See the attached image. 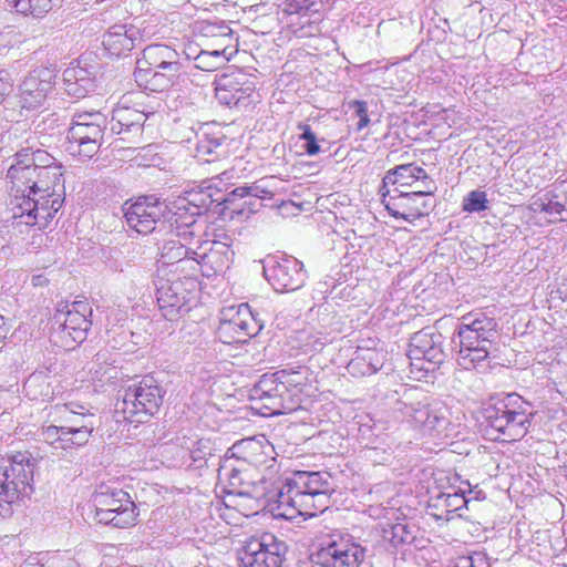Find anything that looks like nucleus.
Segmentation results:
<instances>
[{
	"label": "nucleus",
	"mask_w": 567,
	"mask_h": 567,
	"mask_svg": "<svg viewBox=\"0 0 567 567\" xmlns=\"http://www.w3.org/2000/svg\"><path fill=\"white\" fill-rule=\"evenodd\" d=\"M62 167L47 151L22 148L7 172L12 218L45 229L64 202Z\"/></svg>",
	"instance_id": "nucleus-1"
},
{
	"label": "nucleus",
	"mask_w": 567,
	"mask_h": 567,
	"mask_svg": "<svg viewBox=\"0 0 567 567\" xmlns=\"http://www.w3.org/2000/svg\"><path fill=\"white\" fill-rule=\"evenodd\" d=\"M333 492L329 473L298 471L285 478L278 492V502L296 508L301 515L315 516L329 507Z\"/></svg>",
	"instance_id": "nucleus-2"
},
{
	"label": "nucleus",
	"mask_w": 567,
	"mask_h": 567,
	"mask_svg": "<svg viewBox=\"0 0 567 567\" xmlns=\"http://www.w3.org/2000/svg\"><path fill=\"white\" fill-rule=\"evenodd\" d=\"M455 332L460 346L456 361L465 370L476 369L485 362L498 337L495 318L483 311L462 316Z\"/></svg>",
	"instance_id": "nucleus-3"
},
{
	"label": "nucleus",
	"mask_w": 567,
	"mask_h": 567,
	"mask_svg": "<svg viewBox=\"0 0 567 567\" xmlns=\"http://www.w3.org/2000/svg\"><path fill=\"white\" fill-rule=\"evenodd\" d=\"M529 403L517 393H509L484 410L487 433L492 440L513 442L528 432L532 412Z\"/></svg>",
	"instance_id": "nucleus-4"
},
{
	"label": "nucleus",
	"mask_w": 567,
	"mask_h": 567,
	"mask_svg": "<svg viewBox=\"0 0 567 567\" xmlns=\"http://www.w3.org/2000/svg\"><path fill=\"white\" fill-rule=\"evenodd\" d=\"M37 460L28 451L2 458L0 465V519L12 514V504L32 492Z\"/></svg>",
	"instance_id": "nucleus-5"
},
{
	"label": "nucleus",
	"mask_w": 567,
	"mask_h": 567,
	"mask_svg": "<svg viewBox=\"0 0 567 567\" xmlns=\"http://www.w3.org/2000/svg\"><path fill=\"white\" fill-rule=\"evenodd\" d=\"M164 394L165 390L159 382L152 375H145L124 389L115 412L122 414L124 421L144 423L158 412Z\"/></svg>",
	"instance_id": "nucleus-6"
},
{
	"label": "nucleus",
	"mask_w": 567,
	"mask_h": 567,
	"mask_svg": "<svg viewBox=\"0 0 567 567\" xmlns=\"http://www.w3.org/2000/svg\"><path fill=\"white\" fill-rule=\"evenodd\" d=\"M107 125L106 115L100 111L74 113L68 132L70 152L84 158H92L103 143Z\"/></svg>",
	"instance_id": "nucleus-7"
},
{
	"label": "nucleus",
	"mask_w": 567,
	"mask_h": 567,
	"mask_svg": "<svg viewBox=\"0 0 567 567\" xmlns=\"http://www.w3.org/2000/svg\"><path fill=\"white\" fill-rule=\"evenodd\" d=\"M95 519L116 528L134 526L137 520V507L128 493L122 488L101 485L93 495Z\"/></svg>",
	"instance_id": "nucleus-8"
},
{
	"label": "nucleus",
	"mask_w": 567,
	"mask_h": 567,
	"mask_svg": "<svg viewBox=\"0 0 567 567\" xmlns=\"http://www.w3.org/2000/svg\"><path fill=\"white\" fill-rule=\"evenodd\" d=\"M367 549L352 536L333 533L311 555V561L319 567H360Z\"/></svg>",
	"instance_id": "nucleus-9"
},
{
	"label": "nucleus",
	"mask_w": 567,
	"mask_h": 567,
	"mask_svg": "<svg viewBox=\"0 0 567 567\" xmlns=\"http://www.w3.org/2000/svg\"><path fill=\"white\" fill-rule=\"evenodd\" d=\"M124 217L130 228L138 234L147 235L157 225H175L169 203L154 196L140 197L134 203L126 202L123 206Z\"/></svg>",
	"instance_id": "nucleus-10"
},
{
	"label": "nucleus",
	"mask_w": 567,
	"mask_h": 567,
	"mask_svg": "<svg viewBox=\"0 0 567 567\" xmlns=\"http://www.w3.org/2000/svg\"><path fill=\"white\" fill-rule=\"evenodd\" d=\"M197 285L194 276L159 278L156 284V300L162 316L168 321H175L187 313Z\"/></svg>",
	"instance_id": "nucleus-11"
},
{
	"label": "nucleus",
	"mask_w": 567,
	"mask_h": 567,
	"mask_svg": "<svg viewBox=\"0 0 567 567\" xmlns=\"http://www.w3.org/2000/svg\"><path fill=\"white\" fill-rule=\"evenodd\" d=\"M92 308L85 300L62 302L53 316V329L65 344L71 342L80 343L86 338L91 328Z\"/></svg>",
	"instance_id": "nucleus-12"
},
{
	"label": "nucleus",
	"mask_w": 567,
	"mask_h": 567,
	"mask_svg": "<svg viewBox=\"0 0 567 567\" xmlns=\"http://www.w3.org/2000/svg\"><path fill=\"white\" fill-rule=\"evenodd\" d=\"M262 328L247 303L230 306L221 311L217 334L221 342H246Z\"/></svg>",
	"instance_id": "nucleus-13"
},
{
	"label": "nucleus",
	"mask_w": 567,
	"mask_h": 567,
	"mask_svg": "<svg viewBox=\"0 0 567 567\" xmlns=\"http://www.w3.org/2000/svg\"><path fill=\"white\" fill-rule=\"evenodd\" d=\"M287 546L271 533L250 537L244 545L240 561L244 567H280Z\"/></svg>",
	"instance_id": "nucleus-14"
},
{
	"label": "nucleus",
	"mask_w": 567,
	"mask_h": 567,
	"mask_svg": "<svg viewBox=\"0 0 567 567\" xmlns=\"http://www.w3.org/2000/svg\"><path fill=\"white\" fill-rule=\"evenodd\" d=\"M401 412L408 423L417 427L424 435L431 437L447 436L450 411L443 405L403 404Z\"/></svg>",
	"instance_id": "nucleus-15"
},
{
	"label": "nucleus",
	"mask_w": 567,
	"mask_h": 567,
	"mask_svg": "<svg viewBox=\"0 0 567 567\" xmlns=\"http://www.w3.org/2000/svg\"><path fill=\"white\" fill-rule=\"evenodd\" d=\"M196 243L199 245L194 250L193 260H189V270L192 271L189 276L196 278V275L200 272L204 277L209 278L229 269L234 251L229 248L228 243L214 240L209 248H207L208 243L203 244L199 239Z\"/></svg>",
	"instance_id": "nucleus-16"
},
{
	"label": "nucleus",
	"mask_w": 567,
	"mask_h": 567,
	"mask_svg": "<svg viewBox=\"0 0 567 567\" xmlns=\"http://www.w3.org/2000/svg\"><path fill=\"white\" fill-rule=\"evenodd\" d=\"M220 198H215L213 189L208 187H194L169 203L175 225H182L192 228L196 224V217L205 214L214 203Z\"/></svg>",
	"instance_id": "nucleus-17"
},
{
	"label": "nucleus",
	"mask_w": 567,
	"mask_h": 567,
	"mask_svg": "<svg viewBox=\"0 0 567 567\" xmlns=\"http://www.w3.org/2000/svg\"><path fill=\"white\" fill-rule=\"evenodd\" d=\"M264 275L278 292L298 290L307 279L303 264L295 257H270L264 266Z\"/></svg>",
	"instance_id": "nucleus-18"
},
{
	"label": "nucleus",
	"mask_w": 567,
	"mask_h": 567,
	"mask_svg": "<svg viewBox=\"0 0 567 567\" xmlns=\"http://www.w3.org/2000/svg\"><path fill=\"white\" fill-rule=\"evenodd\" d=\"M394 194L390 190L382 192V203L389 214L394 218H401L406 221H413L430 213L433 204L430 199L423 198L422 194L414 190L405 192L394 188Z\"/></svg>",
	"instance_id": "nucleus-19"
},
{
	"label": "nucleus",
	"mask_w": 567,
	"mask_h": 567,
	"mask_svg": "<svg viewBox=\"0 0 567 567\" xmlns=\"http://www.w3.org/2000/svg\"><path fill=\"white\" fill-rule=\"evenodd\" d=\"M237 462H245L255 467L266 466L274 467L276 463V451L274 445L265 437V435L246 437L237 441L227 451Z\"/></svg>",
	"instance_id": "nucleus-20"
},
{
	"label": "nucleus",
	"mask_w": 567,
	"mask_h": 567,
	"mask_svg": "<svg viewBox=\"0 0 567 567\" xmlns=\"http://www.w3.org/2000/svg\"><path fill=\"white\" fill-rule=\"evenodd\" d=\"M56 72L54 69L40 66L24 78L20 84V102L23 109L40 106L51 92Z\"/></svg>",
	"instance_id": "nucleus-21"
},
{
	"label": "nucleus",
	"mask_w": 567,
	"mask_h": 567,
	"mask_svg": "<svg viewBox=\"0 0 567 567\" xmlns=\"http://www.w3.org/2000/svg\"><path fill=\"white\" fill-rule=\"evenodd\" d=\"M172 234L177 239L172 238L163 244L159 261L163 265H176V270L189 269V260H193L194 250H196L192 247L195 231L192 228L176 225Z\"/></svg>",
	"instance_id": "nucleus-22"
},
{
	"label": "nucleus",
	"mask_w": 567,
	"mask_h": 567,
	"mask_svg": "<svg viewBox=\"0 0 567 567\" xmlns=\"http://www.w3.org/2000/svg\"><path fill=\"white\" fill-rule=\"evenodd\" d=\"M215 84L216 99L229 107L245 103L255 91V83L241 71L221 74Z\"/></svg>",
	"instance_id": "nucleus-23"
},
{
	"label": "nucleus",
	"mask_w": 567,
	"mask_h": 567,
	"mask_svg": "<svg viewBox=\"0 0 567 567\" xmlns=\"http://www.w3.org/2000/svg\"><path fill=\"white\" fill-rule=\"evenodd\" d=\"M443 336L432 328H424L415 332L410 339L408 355L411 360H425L440 364L444 361L442 350Z\"/></svg>",
	"instance_id": "nucleus-24"
},
{
	"label": "nucleus",
	"mask_w": 567,
	"mask_h": 567,
	"mask_svg": "<svg viewBox=\"0 0 567 567\" xmlns=\"http://www.w3.org/2000/svg\"><path fill=\"white\" fill-rule=\"evenodd\" d=\"M195 157L205 163H212L226 156V136L219 128L205 125L196 133Z\"/></svg>",
	"instance_id": "nucleus-25"
},
{
	"label": "nucleus",
	"mask_w": 567,
	"mask_h": 567,
	"mask_svg": "<svg viewBox=\"0 0 567 567\" xmlns=\"http://www.w3.org/2000/svg\"><path fill=\"white\" fill-rule=\"evenodd\" d=\"M137 66H150L159 70L179 72L182 63L179 53L167 44H150L143 50V56L137 60Z\"/></svg>",
	"instance_id": "nucleus-26"
},
{
	"label": "nucleus",
	"mask_w": 567,
	"mask_h": 567,
	"mask_svg": "<svg viewBox=\"0 0 567 567\" xmlns=\"http://www.w3.org/2000/svg\"><path fill=\"white\" fill-rule=\"evenodd\" d=\"M161 107L158 102L151 111H140L131 107L118 106L113 111L110 124L112 134L133 133L141 134L142 127L150 114H154Z\"/></svg>",
	"instance_id": "nucleus-27"
},
{
	"label": "nucleus",
	"mask_w": 567,
	"mask_h": 567,
	"mask_svg": "<svg viewBox=\"0 0 567 567\" xmlns=\"http://www.w3.org/2000/svg\"><path fill=\"white\" fill-rule=\"evenodd\" d=\"M385 352L371 347H358L347 365L352 377H367L378 372L384 364Z\"/></svg>",
	"instance_id": "nucleus-28"
},
{
	"label": "nucleus",
	"mask_w": 567,
	"mask_h": 567,
	"mask_svg": "<svg viewBox=\"0 0 567 567\" xmlns=\"http://www.w3.org/2000/svg\"><path fill=\"white\" fill-rule=\"evenodd\" d=\"M137 30L131 25L115 24L103 35L102 44L114 56H121L135 47Z\"/></svg>",
	"instance_id": "nucleus-29"
},
{
	"label": "nucleus",
	"mask_w": 567,
	"mask_h": 567,
	"mask_svg": "<svg viewBox=\"0 0 567 567\" xmlns=\"http://www.w3.org/2000/svg\"><path fill=\"white\" fill-rule=\"evenodd\" d=\"M65 92L74 97H84L95 87L91 73L79 65H71L63 71Z\"/></svg>",
	"instance_id": "nucleus-30"
},
{
	"label": "nucleus",
	"mask_w": 567,
	"mask_h": 567,
	"mask_svg": "<svg viewBox=\"0 0 567 567\" xmlns=\"http://www.w3.org/2000/svg\"><path fill=\"white\" fill-rule=\"evenodd\" d=\"M178 72H172L169 70H159L145 66H136L134 72L135 81L140 85H144L146 90L153 92H163L168 89L176 78Z\"/></svg>",
	"instance_id": "nucleus-31"
},
{
	"label": "nucleus",
	"mask_w": 567,
	"mask_h": 567,
	"mask_svg": "<svg viewBox=\"0 0 567 567\" xmlns=\"http://www.w3.org/2000/svg\"><path fill=\"white\" fill-rule=\"evenodd\" d=\"M275 374L293 398L301 391L302 386L308 383L311 372L308 367L298 365L279 370L275 372Z\"/></svg>",
	"instance_id": "nucleus-32"
},
{
	"label": "nucleus",
	"mask_w": 567,
	"mask_h": 567,
	"mask_svg": "<svg viewBox=\"0 0 567 567\" xmlns=\"http://www.w3.org/2000/svg\"><path fill=\"white\" fill-rule=\"evenodd\" d=\"M212 450L209 440H188L183 445L182 460L188 466L202 467L206 464L208 457L213 456Z\"/></svg>",
	"instance_id": "nucleus-33"
},
{
	"label": "nucleus",
	"mask_w": 567,
	"mask_h": 567,
	"mask_svg": "<svg viewBox=\"0 0 567 567\" xmlns=\"http://www.w3.org/2000/svg\"><path fill=\"white\" fill-rule=\"evenodd\" d=\"M250 395H276L277 399H284L285 403L297 404V402L292 400V394H289V391L285 389V385L281 384V381L277 379L275 373L264 374L251 389Z\"/></svg>",
	"instance_id": "nucleus-34"
},
{
	"label": "nucleus",
	"mask_w": 567,
	"mask_h": 567,
	"mask_svg": "<svg viewBox=\"0 0 567 567\" xmlns=\"http://www.w3.org/2000/svg\"><path fill=\"white\" fill-rule=\"evenodd\" d=\"M49 375L44 371H35L30 374L23 384L25 394L31 400H47L53 395Z\"/></svg>",
	"instance_id": "nucleus-35"
},
{
	"label": "nucleus",
	"mask_w": 567,
	"mask_h": 567,
	"mask_svg": "<svg viewBox=\"0 0 567 567\" xmlns=\"http://www.w3.org/2000/svg\"><path fill=\"white\" fill-rule=\"evenodd\" d=\"M8 3L18 12L24 16L35 18L43 17L53 7L59 6L62 0H7Z\"/></svg>",
	"instance_id": "nucleus-36"
},
{
	"label": "nucleus",
	"mask_w": 567,
	"mask_h": 567,
	"mask_svg": "<svg viewBox=\"0 0 567 567\" xmlns=\"http://www.w3.org/2000/svg\"><path fill=\"white\" fill-rule=\"evenodd\" d=\"M235 462L237 461L226 453L218 467V478L227 483L229 494H235V491H238V487L241 486L240 477L244 470L236 465Z\"/></svg>",
	"instance_id": "nucleus-37"
},
{
	"label": "nucleus",
	"mask_w": 567,
	"mask_h": 567,
	"mask_svg": "<svg viewBox=\"0 0 567 567\" xmlns=\"http://www.w3.org/2000/svg\"><path fill=\"white\" fill-rule=\"evenodd\" d=\"M383 537L394 547L411 544L415 539L413 527L405 522H399L384 528Z\"/></svg>",
	"instance_id": "nucleus-38"
},
{
	"label": "nucleus",
	"mask_w": 567,
	"mask_h": 567,
	"mask_svg": "<svg viewBox=\"0 0 567 567\" xmlns=\"http://www.w3.org/2000/svg\"><path fill=\"white\" fill-rule=\"evenodd\" d=\"M250 398L261 403L259 409L264 410V415L285 414L296 408V403H285L284 399H277L276 395H250Z\"/></svg>",
	"instance_id": "nucleus-39"
},
{
	"label": "nucleus",
	"mask_w": 567,
	"mask_h": 567,
	"mask_svg": "<svg viewBox=\"0 0 567 567\" xmlns=\"http://www.w3.org/2000/svg\"><path fill=\"white\" fill-rule=\"evenodd\" d=\"M228 59L224 50L200 51L195 58V66L206 72H212L224 65Z\"/></svg>",
	"instance_id": "nucleus-40"
},
{
	"label": "nucleus",
	"mask_w": 567,
	"mask_h": 567,
	"mask_svg": "<svg viewBox=\"0 0 567 567\" xmlns=\"http://www.w3.org/2000/svg\"><path fill=\"white\" fill-rule=\"evenodd\" d=\"M470 499L465 496V491L454 493H441L434 503V507H444L447 513L456 512L467 506Z\"/></svg>",
	"instance_id": "nucleus-41"
},
{
	"label": "nucleus",
	"mask_w": 567,
	"mask_h": 567,
	"mask_svg": "<svg viewBox=\"0 0 567 567\" xmlns=\"http://www.w3.org/2000/svg\"><path fill=\"white\" fill-rule=\"evenodd\" d=\"M382 182H383V186L381 188V193L388 190V189H385V187L389 184H391V185L398 184L401 187L412 186L413 178L408 169V164H403V165H398L393 169H390L383 177Z\"/></svg>",
	"instance_id": "nucleus-42"
},
{
	"label": "nucleus",
	"mask_w": 567,
	"mask_h": 567,
	"mask_svg": "<svg viewBox=\"0 0 567 567\" xmlns=\"http://www.w3.org/2000/svg\"><path fill=\"white\" fill-rule=\"evenodd\" d=\"M462 209L466 213H481L488 209L487 194L480 189L471 190L463 198Z\"/></svg>",
	"instance_id": "nucleus-43"
},
{
	"label": "nucleus",
	"mask_w": 567,
	"mask_h": 567,
	"mask_svg": "<svg viewBox=\"0 0 567 567\" xmlns=\"http://www.w3.org/2000/svg\"><path fill=\"white\" fill-rule=\"evenodd\" d=\"M272 182V177L261 178L256 183L247 186L248 188V200L244 205L254 206L258 199L271 198L274 195L272 189L269 187V183Z\"/></svg>",
	"instance_id": "nucleus-44"
},
{
	"label": "nucleus",
	"mask_w": 567,
	"mask_h": 567,
	"mask_svg": "<svg viewBox=\"0 0 567 567\" xmlns=\"http://www.w3.org/2000/svg\"><path fill=\"white\" fill-rule=\"evenodd\" d=\"M94 427L93 423H86L85 425H82L81 430H65V432H68L65 437V440H68V442H65V449L85 445L89 442Z\"/></svg>",
	"instance_id": "nucleus-45"
},
{
	"label": "nucleus",
	"mask_w": 567,
	"mask_h": 567,
	"mask_svg": "<svg viewBox=\"0 0 567 567\" xmlns=\"http://www.w3.org/2000/svg\"><path fill=\"white\" fill-rule=\"evenodd\" d=\"M80 410L70 409V417H66V423L63 425L64 430H81L82 425L86 423H93L95 425L96 417L94 414L85 413V408L82 405L78 406Z\"/></svg>",
	"instance_id": "nucleus-46"
},
{
	"label": "nucleus",
	"mask_w": 567,
	"mask_h": 567,
	"mask_svg": "<svg viewBox=\"0 0 567 567\" xmlns=\"http://www.w3.org/2000/svg\"><path fill=\"white\" fill-rule=\"evenodd\" d=\"M68 432H65L64 426L49 425L43 427L41 431L42 440L55 447L65 449V440Z\"/></svg>",
	"instance_id": "nucleus-47"
},
{
	"label": "nucleus",
	"mask_w": 567,
	"mask_h": 567,
	"mask_svg": "<svg viewBox=\"0 0 567 567\" xmlns=\"http://www.w3.org/2000/svg\"><path fill=\"white\" fill-rule=\"evenodd\" d=\"M536 206L535 210L547 214L558 220H567V208L557 200L548 199L547 202L542 200L540 203H534Z\"/></svg>",
	"instance_id": "nucleus-48"
},
{
	"label": "nucleus",
	"mask_w": 567,
	"mask_h": 567,
	"mask_svg": "<svg viewBox=\"0 0 567 567\" xmlns=\"http://www.w3.org/2000/svg\"><path fill=\"white\" fill-rule=\"evenodd\" d=\"M299 128L302 131L300 140L305 142L303 150L309 156L317 155L320 152V146L316 134L312 132L310 125L301 124Z\"/></svg>",
	"instance_id": "nucleus-49"
},
{
	"label": "nucleus",
	"mask_w": 567,
	"mask_h": 567,
	"mask_svg": "<svg viewBox=\"0 0 567 567\" xmlns=\"http://www.w3.org/2000/svg\"><path fill=\"white\" fill-rule=\"evenodd\" d=\"M462 567H489V563L485 554L474 553L471 556H462L456 561Z\"/></svg>",
	"instance_id": "nucleus-50"
},
{
	"label": "nucleus",
	"mask_w": 567,
	"mask_h": 567,
	"mask_svg": "<svg viewBox=\"0 0 567 567\" xmlns=\"http://www.w3.org/2000/svg\"><path fill=\"white\" fill-rule=\"evenodd\" d=\"M352 106L354 107V114L359 117L357 130L361 131L370 123L367 102L357 100L352 102Z\"/></svg>",
	"instance_id": "nucleus-51"
},
{
	"label": "nucleus",
	"mask_w": 567,
	"mask_h": 567,
	"mask_svg": "<svg viewBox=\"0 0 567 567\" xmlns=\"http://www.w3.org/2000/svg\"><path fill=\"white\" fill-rule=\"evenodd\" d=\"M247 198L248 199V188L247 186H239L234 188L231 192L227 193L225 197H219L220 200L218 203H227L233 204L236 198Z\"/></svg>",
	"instance_id": "nucleus-52"
},
{
	"label": "nucleus",
	"mask_w": 567,
	"mask_h": 567,
	"mask_svg": "<svg viewBox=\"0 0 567 567\" xmlns=\"http://www.w3.org/2000/svg\"><path fill=\"white\" fill-rule=\"evenodd\" d=\"M421 185L422 187L414 192L417 194H422L423 198L431 200V197L435 194L437 189L435 182L431 177H427L421 182Z\"/></svg>",
	"instance_id": "nucleus-53"
},
{
	"label": "nucleus",
	"mask_w": 567,
	"mask_h": 567,
	"mask_svg": "<svg viewBox=\"0 0 567 567\" xmlns=\"http://www.w3.org/2000/svg\"><path fill=\"white\" fill-rule=\"evenodd\" d=\"M12 91V82L6 71L0 70V104L4 97Z\"/></svg>",
	"instance_id": "nucleus-54"
},
{
	"label": "nucleus",
	"mask_w": 567,
	"mask_h": 567,
	"mask_svg": "<svg viewBox=\"0 0 567 567\" xmlns=\"http://www.w3.org/2000/svg\"><path fill=\"white\" fill-rule=\"evenodd\" d=\"M246 476V473L243 471V476L240 477L241 486L238 487V491H235V495L252 496L254 485L249 481H247Z\"/></svg>",
	"instance_id": "nucleus-55"
},
{
	"label": "nucleus",
	"mask_w": 567,
	"mask_h": 567,
	"mask_svg": "<svg viewBox=\"0 0 567 567\" xmlns=\"http://www.w3.org/2000/svg\"><path fill=\"white\" fill-rule=\"evenodd\" d=\"M408 169L410 172V174L412 175V178H413V183L415 182H422L423 179L430 177L425 169L420 167V166H416L414 164H408Z\"/></svg>",
	"instance_id": "nucleus-56"
},
{
	"label": "nucleus",
	"mask_w": 567,
	"mask_h": 567,
	"mask_svg": "<svg viewBox=\"0 0 567 567\" xmlns=\"http://www.w3.org/2000/svg\"><path fill=\"white\" fill-rule=\"evenodd\" d=\"M8 329L6 328L4 318L0 315V343L6 339Z\"/></svg>",
	"instance_id": "nucleus-57"
},
{
	"label": "nucleus",
	"mask_w": 567,
	"mask_h": 567,
	"mask_svg": "<svg viewBox=\"0 0 567 567\" xmlns=\"http://www.w3.org/2000/svg\"><path fill=\"white\" fill-rule=\"evenodd\" d=\"M218 240L224 241V243H228L229 246L231 245V239H230V237L227 234L220 235Z\"/></svg>",
	"instance_id": "nucleus-58"
},
{
	"label": "nucleus",
	"mask_w": 567,
	"mask_h": 567,
	"mask_svg": "<svg viewBox=\"0 0 567 567\" xmlns=\"http://www.w3.org/2000/svg\"><path fill=\"white\" fill-rule=\"evenodd\" d=\"M4 249V245L2 243V238H0V251Z\"/></svg>",
	"instance_id": "nucleus-59"
},
{
	"label": "nucleus",
	"mask_w": 567,
	"mask_h": 567,
	"mask_svg": "<svg viewBox=\"0 0 567 567\" xmlns=\"http://www.w3.org/2000/svg\"><path fill=\"white\" fill-rule=\"evenodd\" d=\"M39 279H40V277H34V278H32V281L35 282Z\"/></svg>",
	"instance_id": "nucleus-60"
},
{
	"label": "nucleus",
	"mask_w": 567,
	"mask_h": 567,
	"mask_svg": "<svg viewBox=\"0 0 567 567\" xmlns=\"http://www.w3.org/2000/svg\"><path fill=\"white\" fill-rule=\"evenodd\" d=\"M0 38H4V33H3V32H2V33H0Z\"/></svg>",
	"instance_id": "nucleus-61"
},
{
	"label": "nucleus",
	"mask_w": 567,
	"mask_h": 567,
	"mask_svg": "<svg viewBox=\"0 0 567 567\" xmlns=\"http://www.w3.org/2000/svg\"><path fill=\"white\" fill-rule=\"evenodd\" d=\"M455 567H462V566H457V565H455Z\"/></svg>",
	"instance_id": "nucleus-62"
}]
</instances>
